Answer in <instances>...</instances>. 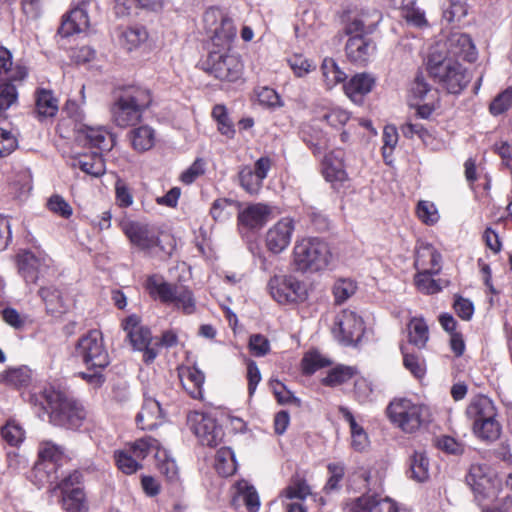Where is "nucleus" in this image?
Instances as JSON below:
<instances>
[{
    "mask_svg": "<svg viewBox=\"0 0 512 512\" xmlns=\"http://www.w3.org/2000/svg\"><path fill=\"white\" fill-rule=\"evenodd\" d=\"M475 499L482 512H508L512 507V497H499L502 490L501 480L486 464H473L466 476Z\"/></svg>",
    "mask_w": 512,
    "mask_h": 512,
    "instance_id": "obj_1",
    "label": "nucleus"
},
{
    "mask_svg": "<svg viewBox=\"0 0 512 512\" xmlns=\"http://www.w3.org/2000/svg\"><path fill=\"white\" fill-rule=\"evenodd\" d=\"M31 401L49 414L50 421L67 429H78L86 418L83 406L63 392L52 388L45 389L39 396H32Z\"/></svg>",
    "mask_w": 512,
    "mask_h": 512,
    "instance_id": "obj_2",
    "label": "nucleus"
},
{
    "mask_svg": "<svg viewBox=\"0 0 512 512\" xmlns=\"http://www.w3.org/2000/svg\"><path fill=\"white\" fill-rule=\"evenodd\" d=\"M152 95L148 88L132 85L124 87L111 107L113 122L121 128L134 126L150 107Z\"/></svg>",
    "mask_w": 512,
    "mask_h": 512,
    "instance_id": "obj_3",
    "label": "nucleus"
},
{
    "mask_svg": "<svg viewBox=\"0 0 512 512\" xmlns=\"http://www.w3.org/2000/svg\"><path fill=\"white\" fill-rule=\"evenodd\" d=\"M429 75L452 94L460 93L469 83L470 77L465 68L449 58L439 47L431 48L427 59Z\"/></svg>",
    "mask_w": 512,
    "mask_h": 512,
    "instance_id": "obj_4",
    "label": "nucleus"
},
{
    "mask_svg": "<svg viewBox=\"0 0 512 512\" xmlns=\"http://www.w3.org/2000/svg\"><path fill=\"white\" fill-rule=\"evenodd\" d=\"M332 253L326 241L318 237L303 238L293 248V265L301 273H317L330 265Z\"/></svg>",
    "mask_w": 512,
    "mask_h": 512,
    "instance_id": "obj_5",
    "label": "nucleus"
},
{
    "mask_svg": "<svg viewBox=\"0 0 512 512\" xmlns=\"http://www.w3.org/2000/svg\"><path fill=\"white\" fill-rule=\"evenodd\" d=\"M386 412L389 420L405 433H414L430 422L429 408L407 398L394 399Z\"/></svg>",
    "mask_w": 512,
    "mask_h": 512,
    "instance_id": "obj_6",
    "label": "nucleus"
},
{
    "mask_svg": "<svg viewBox=\"0 0 512 512\" xmlns=\"http://www.w3.org/2000/svg\"><path fill=\"white\" fill-rule=\"evenodd\" d=\"M145 287L152 298L158 299L167 305L173 304L185 314L195 312V299L188 288L166 282L163 277L159 275L149 276L146 280Z\"/></svg>",
    "mask_w": 512,
    "mask_h": 512,
    "instance_id": "obj_7",
    "label": "nucleus"
},
{
    "mask_svg": "<svg viewBox=\"0 0 512 512\" xmlns=\"http://www.w3.org/2000/svg\"><path fill=\"white\" fill-rule=\"evenodd\" d=\"M75 356L87 369H105L111 362L101 331L93 329L82 335L75 345Z\"/></svg>",
    "mask_w": 512,
    "mask_h": 512,
    "instance_id": "obj_8",
    "label": "nucleus"
},
{
    "mask_svg": "<svg viewBox=\"0 0 512 512\" xmlns=\"http://www.w3.org/2000/svg\"><path fill=\"white\" fill-rule=\"evenodd\" d=\"M52 259L43 252L23 251L17 255L20 275L27 284H37L40 279L54 274Z\"/></svg>",
    "mask_w": 512,
    "mask_h": 512,
    "instance_id": "obj_9",
    "label": "nucleus"
},
{
    "mask_svg": "<svg viewBox=\"0 0 512 512\" xmlns=\"http://www.w3.org/2000/svg\"><path fill=\"white\" fill-rule=\"evenodd\" d=\"M267 287L279 304L303 302L308 296L305 283L292 275H275L270 278Z\"/></svg>",
    "mask_w": 512,
    "mask_h": 512,
    "instance_id": "obj_10",
    "label": "nucleus"
},
{
    "mask_svg": "<svg viewBox=\"0 0 512 512\" xmlns=\"http://www.w3.org/2000/svg\"><path fill=\"white\" fill-rule=\"evenodd\" d=\"M203 65L207 73L221 81L236 82L243 73V64L234 54L211 51Z\"/></svg>",
    "mask_w": 512,
    "mask_h": 512,
    "instance_id": "obj_11",
    "label": "nucleus"
},
{
    "mask_svg": "<svg viewBox=\"0 0 512 512\" xmlns=\"http://www.w3.org/2000/svg\"><path fill=\"white\" fill-rule=\"evenodd\" d=\"M122 327L133 348L143 352L144 362L152 363L158 355V349L154 347L150 329L140 325V319L136 315L125 318Z\"/></svg>",
    "mask_w": 512,
    "mask_h": 512,
    "instance_id": "obj_12",
    "label": "nucleus"
},
{
    "mask_svg": "<svg viewBox=\"0 0 512 512\" xmlns=\"http://www.w3.org/2000/svg\"><path fill=\"white\" fill-rule=\"evenodd\" d=\"M188 422L202 445L215 447L222 440V428L209 414L194 412L188 416Z\"/></svg>",
    "mask_w": 512,
    "mask_h": 512,
    "instance_id": "obj_13",
    "label": "nucleus"
},
{
    "mask_svg": "<svg viewBox=\"0 0 512 512\" xmlns=\"http://www.w3.org/2000/svg\"><path fill=\"white\" fill-rule=\"evenodd\" d=\"M439 47L449 58L463 59L473 62L477 58V51L469 35L455 32L447 37L444 43H437L432 48Z\"/></svg>",
    "mask_w": 512,
    "mask_h": 512,
    "instance_id": "obj_14",
    "label": "nucleus"
},
{
    "mask_svg": "<svg viewBox=\"0 0 512 512\" xmlns=\"http://www.w3.org/2000/svg\"><path fill=\"white\" fill-rule=\"evenodd\" d=\"M120 226L130 242L141 250H150L160 243L158 233L149 224L124 220Z\"/></svg>",
    "mask_w": 512,
    "mask_h": 512,
    "instance_id": "obj_15",
    "label": "nucleus"
},
{
    "mask_svg": "<svg viewBox=\"0 0 512 512\" xmlns=\"http://www.w3.org/2000/svg\"><path fill=\"white\" fill-rule=\"evenodd\" d=\"M207 23L215 24L212 40L217 46H226L236 36V28L231 18L218 8H209L204 14Z\"/></svg>",
    "mask_w": 512,
    "mask_h": 512,
    "instance_id": "obj_16",
    "label": "nucleus"
},
{
    "mask_svg": "<svg viewBox=\"0 0 512 512\" xmlns=\"http://www.w3.org/2000/svg\"><path fill=\"white\" fill-rule=\"evenodd\" d=\"M294 230L293 219L289 217L280 219L266 232L265 244L267 249L274 254L283 252L289 246Z\"/></svg>",
    "mask_w": 512,
    "mask_h": 512,
    "instance_id": "obj_17",
    "label": "nucleus"
},
{
    "mask_svg": "<svg viewBox=\"0 0 512 512\" xmlns=\"http://www.w3.org/2000/svg\"><path fill=\"white\" fill-rule=\"evenodd\" d=\"M349 512H399L395 501L389 497L381 498L377 494L366 493L352 500Z\"/></svg>",
    "mask_w": 512,
    "mask_h": 512,
    "instance_id": "obj_18",
    "label": "nucleus"
},
{
    "mask_svg": "<svg viewBox=\"0 0 512 512\" xmlns=\"http://www.w3.org/2000/svg\"><path fill=\"white\" fill-rule=\"evenodd\" d=\"M93 0H81L78 6L70 11L68 16L62 21L58 34L62 37H69L75 33L85 31L89 27V18L87 7Z\"/></svg>",
    "mask_w": 512,
    "mask_h": 512,
    "instance_id": "obj_19",
    "label": "nucleus"
},
{
    "mask_svg": "<svg viewBox=\"0 0 512 512\" xmlns=\"http://www.w3.org/2000/svg\"><path fill=\"white\" fill-rule=\"evenodd\" d=\"M376 46L368 37H349L345 44L347 59L359 66L366 65L374 54Z\"/></svg>",
    "mask_w": 512,
    "mask_h": 512,
    "instance_id": "obj_20",
    "label": "nucleus"
},
{
    "mask_svg": "<svg viewBox=\"0 0 512 512\" xmlns=\"http://www.w3.org/2000/svg\"><path fill=\"white\" fill-rule=\"evenodd\" d=\"M375 82V78L370 73H358L344 85V90L354 103L361 104L364 96L372 91Z\"/></svg>",
    "mask_w": 512,
    "mask_h": 512,
    "instance_id": "obj_21",
    "label": "nucleus"
},
{
    "mask_svg": "<svg viewBox=\"0 0 512 512\" xmlns=\"http://www.w3.org/2000/svg\"><path fill=\"white\" fill-rule=\"evenodd\" d=\"M440 253L429 243H420L416 248L414 266L416 270L439 273L441 271Z\"/></svg>",
    "mask_w": 512,
    "mask_h": 512,
    "instance_id": "obj_22",
    "label": "nucleus"
},
{
    "mask_svg": "<svg viewBox=\"0 0 512 512\" xmlns=\"http://www.w3.org/2000/svg\"><path fill=\"white\" fill-rule=\"evenodd\" d=\"M344 151L335 149L324 156L323 174L327 181L344 182L347 180V172L344 166Z\"/></svg>",
    "mask_w": 512,
    "mask_h": 512,
    "instance_id": "obj_23",
    "label": "nucleus"
},
{
    "mask_svg": "<svg viewBox=\"0 0 512 512\" xmlns=\"http://www.w3.org/2000/svg\"><path fill=\"white\" fill-rule=\"evenodd\" d=\"M271 208L262 203L249 205L242 211H238L239 223L248 229H260L268 221Z\"/></svg>",
    "mask_w": 512,
    "mask_h": 512,
    "instance_id": "obj_24",
    "label": "nucleus"
},
{
    "mask_svg": "<svg viewBox=\"0 0 512 512\" xmlns=\"http://www.w3.org/2000/svg\"><path fill=\"white\" fill-rule=\"evenodd\" d=\"M467 417L474 424L487 421L497 416L493 401L484 395L474 397L466 408Z\"/></svg>",
    "mask_w": 512,
    "mask_h": 512,
    "instance_id": "obj_25",
    "label": "nucleus"
},
{
    "mask_svg": "<svg viewBox=\"0 0 512 512\" xmlns=\"http://www.w3.org/2000/svg\"><path fill=\"white\" fill-rule=\"evenodd\" d=\"M38 295L45 304L46 311L54 317H58L67 312L68 306L62 292L55 286H42Z\"/></svg>",
    "mask_w": 512,
    "mask_h": 512,
    "instance_id": "obj_26",
    "label": "nucleus"
},
{
    "mask_svg": "<svg viewBox=\"0 0 512 512\" xmlns=\"http://www.w3.org/2000/svg\"><path fill=\"white\" fill-rule=\"evenodd\" d=\"M339 330L342 334V341L351 344L358 339L363 331V321L354 312H343L337 320Z\"/></svg>",
    "mask_w": 512,
    "mask_h": 512,
    "instance_id": "obj_27",
    "label": "nucleus"
},
{
    "mask_svg": "<svg viewBox=\"0 0 512 512\" xmlns=\"http://www.w3.org/2000/svg\"><path fill=\"white\" fill-rule=\"evenodd\" d=\"M58 465L51 461H37L32 470V480L38 488L45 485L57 486L60 479Z\"/></svg>",
    "mask_w": 512,
    "mask_h": 512,
    "instance_id": "obj_28",
    "label": "nucleus"
},
{
    "mask_svg": "<svg viewBox=\"0 0 512 512\" xmlns=\"http://www.w3.org/2000/svg\"><path fill=\"white\" fill-rule=\"evenodd\" d=\"M161 407L155 399H146L136 416V424L142 430H152L160 424Z\"/></svg>",
    "mask_w": 512,
    "mask_h": 512,
    "instance_id": "obj_29",
    "label": "nucleus"
},
{
    "mask_svg": "<svg viewBox=\"0 0 512 512\" xmlns=\"http://www.w3.org/2000/svg\"><path fill=\"white\" fill-rule=\"evenodd\" d=\"M180 380L183 388L193 399H201L203 397L205 375L197 367H187L180 372Z\"/></svg>",
    "mask_w": 512,
    "mask_h": 512,
    "instance_id": "obj_30",
    "label": "nucleus"
},
{
    "mask_svg": "<svg viewBox=\"0 0 512 512\" xmlns=\"http://www.w3.org/2000/svg\"><path fill=\"white\" fill-rule=\"evenodd\" d=\"M71 166L79 168L85 174L92 177H100L105 173V162L102 155L98 152L84 154L72 159Z\"/></svg>",
    "mask_w": 512,
    "mask_h": 512,
    "instance_id": "obj_31",
    "label": "nucleus"
},
{
    "mask_svg": "<svg viewBox=\"0 0 512 512\" xmlns=\"http://www.w3.org/2000/svg\"><path fill=\"white\" fill-rule=\"evenodd\" d=\"M342 417L348 422L351 432V445L356 451H363L369 443L368 435L361 425H359L352 412L344 406L339 407Z\"/></svg>",
    "mask_w": 512,
    "mask_h": 512,
    "instance_id": "obj_32",
    "label": "nucleus"
},
{
    "mask_svg": "<svg viewBox=\"0 0 512 512\" xmlns=\"http://www.w3.org/2000/svg\"><path fill=\"white\" fill-rule=\"evenodd\" d=\"M129 136L133 148L138 152L150 150L156 140L155 130L148 125H142L132 129Z\"/></svg>",
    "mask_w": 512,
    "mask_h": 512,
    "instance_id": "obj_33",
    "label": "nucleus"
},
{
    "mask_svg": "<svg viewBox=\"0 0 512 512\" xmlns=\"http://www.w3.org/2000/svg\"><path fill=\"white\" fill-rule=\"evenodd\" d=\"M408 341L418 349H423L429 340V329L421 317H413L408 324Z\"/></svg>",
    "mask_w": 512,
    "mask_h": 512,
    "instance_id": "obj_34",
    "label": "nucleus"
},
{
    "mask_svg": "<svg viewBox=\"0 0 512 512\" xmlns=\"http://www.w3.org/2000/svg\"><path fill=\"white\" fill-rule=\"evenodd\" d=\"M240 210V204L230 198H218L214 200L210 208V215L215 221L224 222L230 219L235 212Z\"/></svg>",
    "mask_w": 512,
    "mask_h": 512,
    "instance_id": "obj_35",
    "label": "nucleus"
},
{
    "mask_svg": "<svg viewBox=\"0 0 512 512\" xmlns=\"http://www.w3.org/2000/svg\"><path fill=\"white\" fill-rule=\"evenodd\" d=\"M215 468L219 475L228 477L237 469L235 454L229 447H222L216 453Z\"/></svg>",
    "mask_w": 512,
    "mask_h": 512,
    "instance_id": "obj_36",
    "label": "nucleus"
},
{
    "mask_svg": "<svg viewBox=\"0 0 512 512\" xmlns=\"http://www.w3.org/2000/svg\"><path fill=\"white\" fill-rule=\"evenodd\" d=\"M410 478L424 482L429 478V460L424 452L415 451L410 456Z\"/></svg>",
    "mask_w": 512,
    "mask_h": 512,
    "instance_id": "obj_37",
    "label": "nucleus"
},
{
    "mask_svg": "<svg viewBox=\"0 0 512 512\" xmlns=\"http://www.w3.org/2000/svg\"><path fill=\"white\" fill-rule=\"evenodd\" d=\"M502 427L496 417L473 425V432L477 438L485 442H493L501 435Z\"/></svg>",
    "mask_w": 512,
    "mask_h": 512,
    "instance_id": "obj_38",
    "label": "nucleus"
},
{
    "mask_svg": "<svg viewBox=\"0 0 512 512\" xmlns=\"http://www.w3.org/2000/svg\"><path fill=\"white\" fill-rule=\"evenodd\" d=\"M321 70L325 85L328 89L344 82L347 78L346 73L340 69L336 61L332 58H325L323 60Z\"/></svg>",
    "mask_w": 512,
    "mask_h": 512,
    "instance_id": "obj_39",
    "label": "nucleus"
},
{
    "mask_svg": "<svg viewBox=\"0 0 512 512\" xmlns=\"http://www.w3.org/2000/svg\"><path fill=\"white\" fill-rule=\"evenodd\" d=\"M36 110L42 117H53L58 111V101L50 90L41 89L36 96Z\"/></svg>",
    "mask_w": 512,
    "mask_h": 512,
    "instance_id": "obj_40",
    "label": "nucleus"
},
{
    "mask_svg": "<svg viewBox=\"0 0 512 512\" xmlns=\"http://www.w3.org/2000/svg\"><path fill=\"white\" fill-rule=\"evenodd\" d=\"M63 494V508L67 512H87L85 493L81 487H76Z\"/></svg>",
    "mask_w": 512,
    "mask_h": 512,
    "instance_id": "obj_41",
    "label": "nucleus"
},
{
    "mask_svg": "<svg viewBox=\"0 0 512 512\" xmlns=\"http://www.w3.org/2000/svg\"><path fill=\"white\" fill-rule=\"evenodd\" d=\"M212 117L217 122V129L222 135L229 139L234 137L235 129L224 105H215L212 109Z\"/></svg>",
    "mask_w": 512,
    "mask_h": 512,
    "instance_id": "obj_42",
    "label": "nucleus"
},
{
    "mask_svg": "<svg viewBox=\"0 0 512 512\" xmlns=\"http://www.w3.org/2000/svg\"><path fill=\"white\" fill-rule=\"evenodd\" d=\"M356 372L354 367L339 365L328 372L326 377L322 379V383L325 386H337L350 380Z\"/></svg>",
    "mask_w": 512,
    "mask_h": 512,
    "instance_id": "obj_43",
    "label": "nucleus"
},
{
    "mask_svg": "<svg viewBox=\"0 0 512 512\" xmlns=\"http://www.w3.org/2000/svg\"><path fill=\"white\" fill-rule=\"evenodd\" d=\"M1 382L4 384L20 388L28 385L30 381V371L26 367L11 368L1 374Z\"/></svg>",
    "mask_w": 512,
    "mask_h": 512,
    "instance_id": "obj_44",
    "label": "nucleus"
},
{
    "mask_svg": "<svg viewBox=\"0 0 512 512\" xmlns=\"http://www.w3.org/2000/svg\"><path fill=\"white\" fill-rule=\"evenodd\" d=\"M64 448L54 444L51 441H44L40 443L38 450V461H51L54 464L61 466L64 459Z\"/></svg>",
    "mask_w": 512,
    "mask_h": 512,
    "instance_id": "obj_45",
    "label": "nucleus"
},
{
    "mask_svg": "<svg viewBox=\"0 0 512 512\" xmlns=\"http://www.w3.org/2000/svg\"><path fill=\"white\" fill-rule=\"evenodd\" d=\"M330 474L323 490L326 494L339 491L341 489V481L345 475V465L342 462H333L327 465Z\"/></svg>",
    "mask_w": 512,
    "mask_h": 512,
    "instance_id": "obj_46",
    "label": "nucleus"
},
{
    "mask_svg": "<svg viewBox=\"0 0 512 512\" xmlns=\"http://www.w3.org/2000/svg\"><path fill=\"white\" fill-rule=\"evenodd\" d=\"M114 458L118 469L124 474L130 475L142 468L139 460L129 450L116 451Z\"/></svg>",
    "mask_w": 512,
    "mask_h": 512,
    "instance_id": "obj_47",
    "label": "nucleus"
},
{
    "mask_svg": "<svg viewBox=\"0 0 512 512\" xmlns=\"http://www.w3.org/2000/svg\"><path fill=\"white\" fill-rule=\"evenodd\" d=\"M376 24H366L360 17H354L347 21L344 33L349 37H367L373 33Z\"/></svg>",
    "mask_w": 512,
    "mask_h": 512,
    "instance_id": "obj_48",
    "label": "nucleus"
},
{
    "mask_svg": "<svg viewBox=\"0 0 512 512\" xmlns=\"http://www.w3.org/2000/svg\"><path fill=\"white\" fill-rule=\"evenodd\" d=\"M86 138L88 143L101 151H109L112 147L111 136L101 128L87 129Z\"/></svg>",
    "mask_w": 512,
    "mask_h": 512,
    "instance_id": "obj_49",
    "label": "nucleus"
},
{
    "mask_svg": "<svg viewBox=\"0 0 512 512\" xmlns=\"http://www.w3.org/2000/svg\"><path fill=\"white\" fill-rule=\"evenodd\" d=\"M401 352L404 367L416 378H422L426 372L424 360L415 354L409 353L404 346H401Z\"/></svg>",
    "mask_w": 512,
    "mask_h": 512,
    "instance_id": "obj_50",
    "label": "nucleus"
},
{
    "mask_svg": "<svg viewBox=\"0 0 512 512\" xmlns=\"http://www.w3.org/2000/svg\"><path fill=\"white\" fill-rule=\"evenodd\" d=\"M418 273L415 276V284L417 289L426 294H435L441 290L438 282L432 278V275H436L437 273H432L430 271L417 270Z\"/></svg>",
    "mask_w": 512,
    "mask_h": 512,
    "instance_id": "obj_51",
    "label": "nucleus"
},
{
    "mask_svg": "<svg viewBox=\"0 0 512 512\" xmlns=\"http://www.w3.org/2000/svg\"><path fill=\"white\" fill-rule=\"evenodd\" d=\"M158 441L152 437H143L135 442H133L129 446V451L133 454L135 458L138 460L145 459L151 450L158 448Z\"/></svg>",
    "mask_w": 512,
    "mask_h": 512,
    "instance_id": "obj_52",
    "label": "nucleus"
},
{
    "mask_svg": "<svg viewBox=\"0 0 512 512\" xmlns=\"http://www.w3.org/2000/svg\"><path fill=\"white\" fill-rule=\"evenodd\" d=\"M18 93L16 86L11 83H4L0 80V114L6 111L17 102Z\"/></svg>",
    "mask_w": 512,
    "mask_h": 512,
    "instance_id": "obj_53",
    "label": "nucleus"
},
{
    "mask_svg": "<svg viewBox=\"0 0 512 512\" xmlns=\"http://www.w3.org/2000/svg\"><path fill=\"white\" fill-rule=\"evenodd\" d=\"M128 50H133L148 39L147 30L143 26L129 27L123 33Z\"/></svg>",
    "mask_w": 512,
    "mask_h": 512,
    "instance_id": "obj_54",
    "label": "nucleus"
},
{
    "mask_svg": "<svg viewBox=\"0 0 512 512\" xmlns=\"http://www.w3.org/2000/svg\"><path fill=\"white\" fill-rule=\"evenodd\" d=\"M329 365V359H327L318 352H309L305 354V356L302 359L303 371L306 374H313L318 369L327 367Z\"/></svg>",
    "mask_w": 512,
    "mask_h": 512,
    "instance_id": "obj_55",
    "label": "nucleus"
},
{
    "mask_svg": "<svg viewBox=\"0 0 512 512\" xmlns=\"http://www.w3.org/2000/svg\"><path fill=\"white\" fill-rule=\"evenodd\" d=\"M512 107V87L507 88L498 94L489 106L492 115L498 116Z\"/></svg>",
    "mask_w": 512,
    "mask_h": 512,
    "instance_id": "obj_56",
    "label": "nucleus"
},
{
    "mask_svg": "<svg viewBox=\"0 0 512 512\" xmlns=\"http://www.w3.org/2000/svg\"><path fill=\"white\" fill-rule=\"evenodd\" d=\"M238 490L243 496V501L249 512H257L260 508V500L257 491L247 482H239Z\"/></svg>",
    "mask_w": 512,
    "mask_h": 512,
    "instance_id": "obj_57",
    "label": "nucleus"
},
{
    "mask_svg": "<svg viewBox=\"0 0 512 512\" xmlns=\"http://www.w3.org/2000/svg\"><path fill=\"white\" fill-rule=\"evenodd\" d=\"M3 439L11 446H17L24 440V430L15 421H8L1 430Z\"/></svg>",
    "mask_w": 512,
    "mask_h": 512,
    "instance_id": "obj_58",
    "label": "nucleus"
},
{
    "mask_svg": "<svg viewBox=\"0 0 512 512\" xmlns=\"http://www.w3.org/2000/svg\"><path fill=\"white\" fill-rule=\"evenodd\" d=\"M356 291V284L350 279L338 280L333 287V294L335 296V302L342 304L348 298H350Z\"/></svg>",
    "mask_w": 512,
    "mask_h": 512,
    "instance_id": "obj_59",
    "label": "nucleus"
},
{
    "mask_svg": "<svg viewBox=\"0 0 512 512\" xmlns=\"http://www.w3.org/2000/svg\"><path fill=\"white\" fill-rule=\"evenodd\" d=\"M416 212L418 218L427 225H434L439 220L437 208L430 201H419Z\"/></svg>",
    "mask_w": 512,
    "mask_h": 512,
    "instance_id": "obj_60",
    "label": "nucleus"
},
{
    "mask_svg": "<svg viewBox=\"0 0 512 512\" xmlns=\"http://www.w3.org/2000/svg\"><path fill=\"white\" fill-rule=\"evenodd\" d=\"M383 147L382 154L385 162L387 164L390 163L388 158L391 156L393 149L397 145L398 142V132L395 126H385L382 135Z\"/></svg>",
    "mask_w": 512,
    "mask_h": 512,
    "instance_id": "obj_61",
    "label": "nucleus"
},
{
    "mask_svg": "<svg viewBox=\"0 0 512 512\" xmlns=\"http://www.w3.org/2000/svg\"><path fill=\"white\" fill-rule=\"evenodd\" d=\"M411 94L415 99L426 100L434 98L431 85L426 81L422 73H418L411 86Z\"/></svg>",
    "mask_w": 512,
    "mask_h": 512,
    "instance_id": "obj_62",
    "label": "nucleus"
},
{
    "mask_svg": "<svg viewBox=\"0 0 512 512\" xmlns=\"http://www.w3.org/2000/svg\"><path fill=\"white\" fill-rule=\"evenodd\" d=\"M239 181L240 185L250 194L257 193L262 186V181L258 179V176L249 167H245L240 171Z\"/></svg>",
    "mask_w": 512,
    "mask_h": 512,
    "instance_id": "obj_63",
    "label": "nucleus"
},
{
    "mask_svg": "<svg viewBox=\"0 0 512 512\" xmlns=\"http://www.w3.org/2000/svg\"><path fill=\"white\" fill-rule=\"evenodd\" d=\"M468 13L465 0H450L449 7L443 11V16L448 22L460 21Z\"/></svg>",
    "mask_w": 512,
    "mask_h": 512,
    "instance_id": "obj_64",
    "label": "nucleus"
}]
</instances>
